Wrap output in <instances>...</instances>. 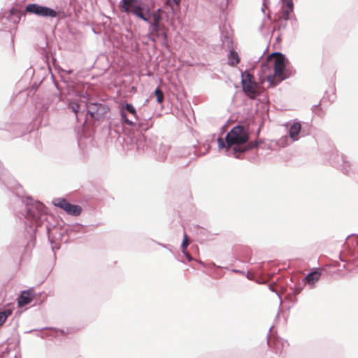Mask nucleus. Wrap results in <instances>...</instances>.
Instances as JSON below:
<instances>
[{"mask_svg":"<svg viewBox=\"0 0 358 358\" xmlns=\"http://www.w3.org/2000/svg\"><path fill=\"white\" fill-rule=\"evenodd\" d=\"M43 205L40 202H35L27 206V213L29 218L36 220L43 213Z\"/></svg>","mask_w":358,"mask_h":358,"instance_id":"7","label":"nucleus"},{"mask_svg":"<svg viewBox=\"0 0 358 358\" xmlns=\"http://www.w3.org/2000/svg\"><path fill=\"white\" fill-rule=\"evenodd\" d=\"M125 109L129 112L131 114H132L135 117H136V109L134 108V107L130 104V103H127L126 106H125Z\"/></svg>","mask_w":358,"mask_h":358,"instance_id":"15","label":"nucleus"},{"mask_svg":"<svg viewBox=\"0 0 358 358\" xmlns=\"http://www.w3.org/2000/svg\"><path fill=\"white\" fill-rule=\"evenodd\" d=\"M321 273L318 271H315L311 273H310L306 278L305 280L310 285L315 284V282H317L320 278Z\"/></svg>","mask_w":358,"mask_h":358,"instance_id":"12","label":"nucleus"},{"mask_svg":"<svg viewBox=\"0 0 358 358\" xmlns=\"http://www.w3.org/2000/svg\"><path fill=\"white\" fill-rule=\"evenodd\" d=\"M240 62L238 54L235 50H231L228 55V64L231 66H235Z\"/></svg>","mask_w":358,"mask_h":358,"instance_id":"11","label":"nucleus"},{"mask_svg":"<svg viewBox=\"0 0 358 358\" xmlns=\"http://www.w3.org/2000/svg\"><path fill=\"white\" fill-rule=\"evenodd\" d=\"M92 106H96L97 105L96 104H94V103H92Z\"/></svg>","mask_w":358,"mask_h":358,"instance_id":"23","label":"nucleus"},{"mask_svg":"<svg viewBox=\"0 0 358 358\" xmlns=\"http://www.w3.org/2000/svg\"><path fill=\"white\" fill-rule=\"evenodd\" d=\"M122 118L124 119V122L128 124V125H130V126H133L134 124V123L133 122H131V120H128L126 117V115L122 113Z\"/></svg>","mask_w":358,"mask_h":358,"instance_id":"18","label":"nucleus"},{"mask_svg":"<svg viewBox=\"0 0 358 358\" xmlns=\"http://www.w3.org/2000/svg\"><path fill=\"white\" fill-rule=\"evenodd\" d=\"M301 129V125L299 122L294 123L289 129V136L294 141L298 139V134Z\"/></svg>","mask_w":358,"mask_h":358,"instance_id":"10","label":"nucleus"},{"mask_svg":"<svg viewBox=\"0 0 358 358\" xmlns=\"http://www.w3.org/2000/svg\"><path fill=\"white\" fill-rule=\"evenodd\" d=\"M287 59L280 52L268 55L266 62L261 65L262 83L266 80L269 83V87H274L287 78Z\"/></svg>","mask_w":358,"mask_h":358,"instance_id":"2","label":"nucleus"},{"mask_svg":"<svg viewBox=\"0 0 358 358\" xmlns=\"http://www.w3.org/2000/svg\"><path fill=\"white\" fill-rule=\"evenodd\" d=\"M282 9V13L280 17L284 18L285 20H287L289 13L292 11L293 9V1H283Z\"/></svg>","mask_w":358,"mask_h":358,"instance_id":"9","label":"nucleus"},{"mask_svg":"<svg viewBox=\"0 0 358 358\" xmlns=\"http://www.w3.org/2000/svg\"><path fill=\"white\" fill-rule=\"evenodd\" d=\"M12 314V310L6 309L3 311L0 312V327L2 326L7 318Z\"/></svg>","mask_w":358,"mask_h":358,"instance_id":"13","label":"nucleus"},{"mask_svg":"<svg viewBox=\"0 0 358 358\" xmlns=\"http://www.w3.org/2000/svg\"><path fill=\"white\" fill-rule=\"evenodd\" d=\"M189 245L188 236L186 234H184V239L181 245L182 252H185V250Z\"/></svg>","mask_w":358,"mask_h":358,"instance_id":"16","label":"nucleus"},{"mask_svg":"<svg viewBox=\"0 0 358 358\" xmlns=\"http://www.w3.org/2000/svg\"><path fill=\"white\" fill-rule=\"evenodd\" d=\"M241 84L245 94L251 99H255L259 94L258 85L255 82L254 76L248 71L241 74Z\"/></svg>","mask_w":358,"mask_h":358,"instance_id":"4","label":"nucleus"},{"mask_svg":"<svg viewBox=\"0 0 358 358\" xmlns=\"http://www.w3.org/2000/svg\"><path fill=\"white\" fill-rule=\"evenodd\" d=\"M90 115H91V117H94V112H92V111H89Z\"/></svg>","mask_w":358,"mask_h":358,"instance_id":"22","label":"nucleus"},{"mask_svg":"<svg viewBox=\"0 0 358 358\" xmlns=\"http://www.w3.org/2000/svg\"><path fill=\"white\" fill-rule=\"evenodd\" d=\"M155 94L157 102L159 103H162L164 101L163 92L159 88H157L155 91Z\"/></svg>","mask_w":358,"mask_h":358,"instance_id":"14","label":"nucleus"},{"mask_svg":"<svg viewBox=\"0 0 358 358\" xmlns=\"http://www.w3.org/2000/svg\"><path fill=\"white\" fill-rule=\"evenodd\" d=\"M166 3L168 4H169L170 6H172L171 3H174L176 6H178L180 1H166Z\"/></svg>","mask_w":358,"mask_h":358,"instance_id":"21","label":"nucleus"},{"mask_svg":"<svg viewBox=\"0 0 358 358\" xmlns=\"http://www.w3.org/2000/svg\"><path fill=\"white\" fill-rule=\"evenodd\" d=\"M69 106L76 114H77L78 113V110L80 108V106L78 104H77L76 103H70Z\"/></svg>","mask_w":358,"mask_h":358,"instance_id":"17","label":"nucleus"},{"mask_svg":"<svg viewBox=\"0 0 358 358\" xmlns=\"http://www.w3.org/2000/svg\"><path fill=\"white\" fill-rule=\"evenodd\" d=\"M217 141H218L219 147H220V148H224V147H225V144H224V141H223L222 138H218V140H217Z\"/></svg>","mask_w":358,"mask_h":358,"instance_id":"19","label":"nucleus"},{"mask_svg":"<svg viewBox=\"0 0 358 358\" xmlns=\"http://www.w3.org/2000/svg\"><path fill=\"white\" fill-rule=\"evenodd\" d=\"M52 204L63 209L65 212L71 215H79L82 211V208L80 206L71 204L63 198L55 199L52 201Z\"/></svg>","mask_w":358,"mask_h":358,"instance_id":"5","label":"nucleus"},{"mask_svg":"<svg viewBox=\"0 0 358 358\" xmlns=\"http://www.w3.org/2000/svg\"><path fill=\"white\" fill-rule=\"evenodd\" d=\"M34 294L31 289L22 292L18 298V306L23 307L32 301L34 298Z\"/></svg>","mask_w":358,"mask_h":358,"instance_id":"8","label":"nucleus"},{"mask_svg":"<svg viewBox=\"0 0 358 358\" xmlns=\"http://www.w3.org/2000/svg\"><path fill=\"white\" fill-rule=\"evenodd\" d=\"M122 10L127 13L140 17L145 22H150V31L148 34L149 38L154 43L157 38H162L163 44L167 46L168 29L164 24H161V9L151 14L152 6L145 1H122Z\"/></svg>","mask_w":358,"mask_h":358,"instance_id":"1","label":"nucleus"},{"mask_svg":"<svg viewBox=\"0 0 358 358\" xmlns=\"http://www.w3.org/2000/svg\"><path fill=\"white\" fill-rule=\"evenodd\" d=\"M185 256L187 257V259H188L189 262L192 261L193 259V258L191 257V255H189V253L188 252H187L185 250V252H183Z\"/></svg>","mask_w":358,"mask_h":358,"instance_id":"20","label":"nucleus"},{"mask_svg":"<svg viewBox=\"0 0 358 358\" xmlns=\"http://www.w3.org/2000/svg\"><path fill=\"white\" fill-rule=\"evenodd\" d=\"M225 139L227 148L234 146L233 151L236 158L240 157V154L257 146V144L253 142L250 143L247 145L241 146V145L245 144L249 139L248 130L243 126L234 127L227 134Z\"/></svg>","mask_w":358,"mask_h":358,"instance_id":"3","label":"nucleus"},{"mask_svg":"<svg viewBox=\"0 0 358 358\" xmlns=\"http://www.w3.org/2000/svg\"><path fill=\"white\" fill-rule=\"evenodd\" d=\"M26 10L29 13H35L38 15L44 17L50 16L55 17L57 16V12L48 7L41 6L37 4H29L26 7Z\"/></svg>","mask_w":358,"mask_h":358,"instance_id":"6","label":"nucleus"}]
</instances>
